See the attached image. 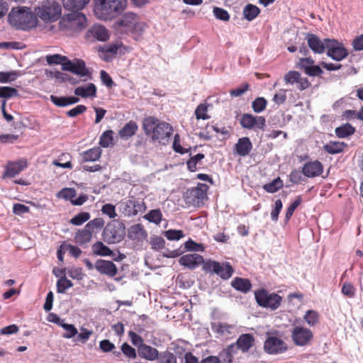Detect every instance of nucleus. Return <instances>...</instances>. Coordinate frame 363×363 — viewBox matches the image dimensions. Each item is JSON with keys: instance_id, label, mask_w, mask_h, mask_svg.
Here are the masks:
<instances>
[{"instance_id": "1", "label": "nucleus", "mask_w": 363, "mask_h": 363, "mask_svg": "<svg viewBox=\"0 0 363 363\" xmlns=\"http://www.w3.org/2000/svg\"><path fill=\"white\" fill-rule=\"evenodd\" d=\"M143 129L152 140L158 141L163 145L168 142L173 133V128L169 123L161 122L153 116H148L143 120Z\"/></svg>"}, {"instance_id": "2", "label": "nucleus", "mask_w": 363, "mask_h": 363, "mask_svg": "<svg viewBox=\"0 0 363 363\" xmlns=\"http://www.w3.org/2000/svg\"><path fill=\"white\" fill-rule=\"evenodd\" d=\"M94 12L97 18L111 21L123 12L127 0H94Z\"/></svg>"}, {"instance_id": "3", "label": "nucleus", "mask_w": 363, "mask_h": 363, "mask_svg": "<svg viewBox=\"0 0 363 363\" xmlns=\"http://www.w3.org/2000/svg\"><path fill=\"white\" fill-rule=\"evenodd\" d=\"M9 23L16 28L27 30L35 28L38 24L36 15L29 8H13L8 16Z\"/></svg>"}, {"instance_id": "4", "label": "nucleus", "mask_w": 363, "mask_h": 363, "mask_svg": "<svg viewBox=\"0 0 363 363\" xmlns=\"http://www.w3.org/2000/svg\"><path fill=\"white\" fill-rule=\"evenodd\" d=\"M116 28L123 33L141 35L146 26L139 16L133 12H125L116 22Z\"/></svg>"}, {"instance_id": "5", "label": "nucleus", "mask_w": 363, "mask_h": 363, "mask_svg": "<svg viewBox=\"0 0 363 363\" xmlns=\"http://www.w3.org/2000/svg\"><path fill=\"white\" fill-rule=\"evenodd\" d=\"M60 21V29L67 35H73L80 32L86 28L87 20L84 14L81 12L72 11Z\"/></svg>"}, {"instance_id": "6", "label": "nucleus", "mask_w": 363, "mask_h": 363, "mask_svg": "<svg viewBox=\"0 0 363 363\" xmlns=\"http://www.w3.org/2000/svg\"><path fill=\"white\" fill-rule=\"evenodd\" d=\"M202 269L206 273L216 274L223 280L229 279L234 273V269L230 262H219L212 259L206 260Z\"/></svg>"}, {"instance_id": "7", "label": "nucleus", "mask_w": 363, "mask_h": 363, "mask_svg": "<svg viewBox=\"0 0 363 363\" xmlns=\"http://www.w3.org/2000/svg\"><path fill=\"white\" fill-rule=\"evenodd\" d=\"M255 298L257 304L262 307L277 309L282 302V297L276 293H269L264 289H258L255 291Z\"/></svg>"}, {"instance_id": "8", "label": "nucleus", "mask_w": 363, "mask_h": 363, "mask_svg": "<svg viewBox=\"0 0 363 363\" xmlns=\"http://www.w3.org/2000/svg\"><path fill=\"white\" fill-rule=\"evenodd\" d=\"M208 189V186L202 183H199L196 187L188 189L184 195L186 203L195 207L202 206L206 198Z\"/></svg>"}, {"instance_id": "9", "label": "nucleus", "mask_w": 363, "mask_h": 363, "mask_svg": "<svg viewBox=\"0 0 363 363\" xmlns=\"http://www.w3.org/2000/svg\"><path fill=\"white\" fill-rule=\"evenodd\" d=\"M37 14L43 21L52 22L57 20L61 14V6L55 1H44L38 7Z\"/></svg>"}, {"instance_id": "10", "label": "nucleus", "mask_w": 363, "mask_h": 363, "mask_svg": "<svg viewBox=\"0 0 363 363\" xmlns=\"http://www.w3.org/2000/svg\"><path fill=\"white\" fill-rule=\"evenodd\" d=\"M125 235L124 228L118 224L108 223L103 231V237L104 241L108 243H116L120 242Z\"/></svg>"}, {"instance_id": "11", "label": "nucleus", "mask_w": 363, "mask_h": 363, "mask_svg": "<svg viewBox=\"0 0 363 363\" xmlns=\"http://www.w3.org/2000/svg\"><path fill=\"white\" fill-rule=\"evenodd\" d=\"M62 69L69 71L79 77H88V79H91V73L86 67V64L82 60L75 59L72 61L68 59L67 62L63 63Z\"/></svg>"}, {"instance_id": "12", "label": "nucleus", "mask_w": 363, "mask_h": 363, "mask_svg": "<svg viewBox=\"0 0 363 363\" xmlns=\"http://www.w3.org/2000/svg\"><path fill=\"white\" fill-rule=\"evenodd\" d=\"M325 42L328 43L327 55L333 60L341 61L348 55L347 50L338 41L326 38Z\"/></svg>"}, {"instance_id": "13", "label": "nucleus", "mask_w": 363, "mask_h": 363, "mask_svg": "<svg viewBox=\"0 0 363 363\" xmlns=\"http://www.w3.org/2000/svg\"><path fill=\"white\" fill-rule=\"evenodd\" d=\"M286 343L275 336L268 337L264 342V350L269 354H281L287 350Z\"/></svg>"}, {"instance_id": "14", "label": "nucleus", "mask_w": 363, "mask_h": 363, "mask_svg": "<svg viewBox=\"0 0 363 363\" xmlns=\"http://www.w3.org/2000/svg\"><path fill=\"white\" fill-rule=\"evenodd\" d=\"M291 337L296 345L305 346L312 340L313 335L308 328L295 326L291 332Z\"/></svg>"}, {"instance_id": "15", "label": "nucleus", "mask_w": 363, "mask_h": 363, "mask_svg": "<svg viewBox=\"0 0 363 363\" xmlns=\"http://www.w3.org/2000/svg\"><path fill=\"white\" fill-rule=\"evenodd\" d=\"M241 126L246 129L263 130L266 125V120L263 116H255L250 113H244L240 119Z\"/></svg>"}, {"instance_id": "16", "label": "nucleus", "mask_w": 363, "mask_h": 363, "mask_svg": "<svg viewBox=\"0 0 363 363\" xmlns=\"http://www.w3.org/2000/svg\"><path fill=\"white\" fill-rule=\"evenodd\" d=\"M77 196V191L74 188H63L57 194V197L69 201L74 206H82L88 200V196L81 194L77 199H74Z\"/></svg>"}, {"instance_id": "17", "label": "nucleus", "mask_w": 363, "mask_h": 363, "mask_svg": "<svg viewBox=\"0 0 363 363\" xmlns=\"http://www.w3.org/2000/svg\"><path fill=\"white\" fill-rule=\"evenodd\" d=\"M27 167L28 161L25 158L13 162L9 161L5 167L4 177H14Z\"/></svg>"}, {"instance_id": "18", "label": "nucleus", "mask_w": 363, "mask_h": 363, "mask_svg": "<svg viewBox=\"0 0 363 363\" xmlns=\"http://www.w3.org/2000/svg\"><path fill=\"white\" fill-rule=\"evenodd\" d=\"M86 38L91 41H106L109 38L108 30L103 26L95 25L86 32Z\"/></svg>"}, {"instance_id": "19", "label": "nucleus", "mask_w": 363, "mask_h": 363, "mask_svg": "<svg viewBox=\"0 0 363 363\" xmlns=\"http://www.w3.org/2000/svg\"><path fill=\"white\" fill-rule=\"evenodd\" d=\"M306 40L311 50L316 54H322L325 50L328 47V43L322 41L318 36L313 33H307Z\"/></svg>"}, {"instance_id": "20", "label": "nucleus", "mask_w": 363, "mask_h": 363, "mask_svg": "<svg viewBox=\"0 0 363 363\" xmlns=\"http://www.w3.org/2000/svg\"><path fill=\"white\" fill-rule=\"evenodd\" d=\"M323 172V164L318 161H311L305 163L302 167V173L308 178L320 176Z\"/></svg>"}, {"instance_id": "21", "label": "nucleus", "mask_w": 363, "mask_h": 363, "mask_svg": "<svg viewBox=\"0 0 363 363\" xmlns=\"http://www.w3.org/2000/svg\"><path fill=\"white\" fill-rule=\"evenodd\" d=\"M205 262L203 256L199 254H186L182 256L179 259V263L190 269L197 268L201 264Z\"/></svg>"}, {"instance_id": "22", "label": "nucleus", "mask_w": 363, "mask_h": 363, "mask_svg": "<svg viewBox=\"0 0 363 363\" xmlns=\"http://www.w3.org/2000/svg\"><path fill=\"white\" fill-rule=\"evenodd\" d=\"M96 269L102 274L113 277L117 274L116 264L111 261L98 259L94 264Z\"/></svg>"}, {"instance_id": "23", "label": "nucleus", "mask_w": 363, "mask_h": 363, "mask_svg": "<svg viewBox=\"0 0 363 363\" xmlns=\"http://www.w3.org/2000/svg\"><path fill=\"white\" fill-rule=\"evenodd\" d=\"M255 342V340L252 334L245 333L239 336L234 345H235L238 350L245 353L254 346Z\"/></svg>"}, {"instance_id": "24", "label": "nucleus", "mask_w": 363, "mask_h": 363, "mask_svg": "<svg viewBox=\"0 0 363 363\" xmlns=\"http://www.w3.org/2000/svg\"><path fill=\"white\" fill-rule=\"evenodd\" d=\"M252 150V143L248 137H242L238 139L235 145L237 155L241 157L248 155Z\"/></svg>"}, {"instance_id": "25", "label": "nucleus", "mask_w": 363, "mask_h": 363, "mask_svg": "<svg viewBox=\"0 0 363 363\" xmlns=\"http://www.w3.org/2000/svg\"><path fill=\"white\" fill-rule=\"evenodd\" d=\"M138 352L140 357L149 361L157 359L159 355V352L156 348L145 344H141L138 347Z\"/></svg>"}, {"instance_id": "26", "label": "nucleus", "mask_w": 363, "mask_h": 363, "mask_svg": "<svg viewBox=\"0 0 363 363\" xmlns=\"http://www.w3.org/2000/svg\"><path fill=\"white\" fill-rule=\"evenodd\" d=\"M127 208H131V210L127 211L126 216H135L139 213H143L146 211L145 202L135 199H129L125 202Z\"/></svg>"}, {"instance_id": "27", "label": "nucleus", "mask_w": 363, "mask_h": 363, "mask_svg": "<svg viewBox=\"0 0 363 363\" xmlns=\"http://www.w3.org/2000/svg\"><path fill=\"white\" fill-rule=\"evenodd\" d=\"M119 46L116 44L107 45L99 48V57L106 62H110L117 54Z\"/></svg>"}, {"instance_id": "28", "label": "nucleus", "mask_w": 363, "mask_h": 363, "mask_svg": "<svg viewBox=\"0 0 363 363\" xmlns=\"http://www.w3.org/2000/svg\"><path fill=\"white\" fill-rule=\"evenodd\" d=\"M50 101L58 107H65L78 103L79 99L77 96H57L51 95Z\"/></svg>"}, {"instance_id": "29", "label": "nucleus", "mask_w": 363, "mask_h": 363, "mask_svg": "<svg viewBox=\"0 0 363 363\" xmlns=\"http://www.w3.org/2000/svg\"><path fill=\"white\" fill-rule=\"evenodd\" d=\"M231 286L237 291L247 293L252 289V284L248 279L235 277L231 281Z\"/></svg>"}, {"instance_id": "30", "label": "nucleus", "mask_w": 363, "mask_h": 363, "mask_svg": "<svg viewBox=\"0 0 363 363\" xmlns=\"http://www.w3.org/2000/svg\"><path fill=\"white\" fill-rule=\"evenodd\" d=\"M74 93L77 96L82 98L88 97H96V87L93 83H89L86 86H78L77 87Z\"/></svg>"}, {"instance_id": "31", "label": "nucleus", "mask_w": 363, "mask_h": 363, "mask_svg": "<svg viewBox=\"0 0 363 363\" xmlns=\"http://www.w3.org/2000/svg\"><path fill=\"white\" fill-rule=\"evenodd\" d=\"M92 235L91 233L84 227L75 233L74 240L77 244L84 245L91 242Z\"/></svg>"}, {"instance_id": "32", "label": "nucleus", "mask_w": 363, "mask_h": 363, "mask_svg": "<svg viewBox=\"0 0 363 363\" xmlns=\"http://www.w3.org/2000/svg\"><path fill=\"white\" fill-rule=\"evenodd\" d=\"M129 237L133 240H143L147 237V233L144 228V226L140 224H135L132 225L128 230Z\"/></svg>"}, {"instance_id": "33", "label": "nucleus", "mask_w": 363, "mask_h": 363, "mask_svg": "<svg viewBox=\"0 0 363 363\" xmlns=\"http://www.w3.org/2000/svg\"><path fill=\"white\" fill-rule=\"evenodd\" d=\"M138 129L136 122L130 121L119 131V135L121 138L128 139L134 135Z\"/></svg>"}, {"instance_id": "34", "label": "nucleus", "mask_w": 363, "mask_h": 363, "mask_svg": "<svg viewBox=\"0 0 363 363\" xmlns=\"http://www.w3.org/2000/svg\"><path fill=\"white\" fill-rule=\"evenodd\" d=\"M347 147L343 142L334 141L330 142L323 146V150L328 154L334 155L342 152Z\"/></svg>"}, {"instance_id": "35", "label": "nucleus", "mask_w": 363, "mask_h": 363, "mask_svg": "<svg viewBox=\"0 0 363 363\" xmlns=\"http://www.w3.org/2000/svg\"><path fill=\"white\" fill-rule=\"evenodd\" d=\"M101 149L100 147H94L82 153V159L84 162H95L98 160L101 155Z\"/></svg>"}, {"instance_id": "36", "label": "nucleus", "mask_w": 363, "mask_h": 363, "mask_svg": "<svg viewBox=\"0 0 363 363\" xmlns=\"http://www.w3.org/2000/svg\"><path fill=\"white\" fill-rule=\"evenodd\" d=\"M89 0H63L65 8L69 11H79L84 8Z\"/></svg>"}, {"instance_id": "37", "label": "nucleus", "mask_w": 363, "mask_h": 363, "mask_svg": "<svg viewBox=\"0 0 363 363\" xmlns=\"http://www.w3.org/2000/svg\"><path fill=\"white\" fill-rule=\"evenodd\" d=\"M234 344L228 345L226 348L220 351L217 356L220 363H233Z\"/></svg>"}, {"instance_id": "38", "label": "nucleus", "mask_w": 363, "mask_h": 363, "mask_svg": "<svg viewBox=\"0 0 363 363\" xmlns=\"http://www.w3.org/2000/svg\"><path fill=\"white\" fill-rule=\"evenodd\" d=\"M243 16L246 20H254L260 13V9L255 5L248 4L243 9Z\"/></svg>"}, {"instance_id": "39", "label": "nucleus", "mask_w": 363, "mask_h": 363, "mask_svg": "<svg viewBox=\"0 0 363 363\" xmlns=\"http://www.w3.org/2000/svg\"><path fill=\"white\" fill-rule=\"evenodd\" d=\"M104 224L105 221L104 218H96L89 221L84 227L93 235L100 231L104 228Z\"/></svg>"}, {"instance_id": "40", "label": "nucleus", "mask_w": 363, "mask_h": 363, "mask_svg": "<svg viewBox=\"0 0 363 363\" xmlns=\"http://www.w3.org/2000/svg\"><path fill=\"white\" fill-rule=\"evenodd\" d=\"M71 157V155L69 153H62L57 160L52 162V164L55 167L72 169Z\"/></svg>"}, {"instance_id": "41", "label": "nucleus", "mask_w": 363, "mask_h": 363, "mask_svg": "<svg viewBox=\"0 0 363 363\" xmlns=\"http://www.w3.org/2000/svg\"><path fill=\"white\" fill-rule=\"evenodd\" d=\"M94 254L99 256H111L113 254L112 250L105 245L102 242L98 241L95 242L92 247Z\"/></svg>"}, {"instance_id": "42", "label": "nucleus", "mask_w": 363, "mask_h": 363, "mask_svg": "<svg viewBox=\"0 0 363 363\" xmlns=\"http://www.w3.org/2000/svg\"><path fill=\"white\" fill-rule=\"evenodd\" d=\"M283 186V181L278 177L272 182L264 184L263 189L268 193L273 194L282 189Z\"/></svg>"}, {"instance_id": "43", "label": "nucleus", "mask_w": 363, "mask_h": 363, "mask_svg": "<svg viewBox=\"0 0 363 363\" xmlns=\"http://www.w3.org/2000/svg\"><path fill=\"white\" fill-rule=\"evenodd\" d=\"M355 128L350 124H344L335 129V134L338 138H344L354 133Z\"/></svg>"}, {"instance_id": "44", "label": "nucleus", "mask_w": 363, "mask_h": 363, "mask_svg": "<svg viewBox=\"0 0 363 363\" xmlns=\"http://www.w3.org/2000/svg\"><path fill=\"white\" fill-rule=\"evenodd\" d=\"M19 96L18 91L16 88L11 86H0V99L6 100L17 97Z\"/></svg>"}, {"instance_id": "45", "label": "nucleus", "mask_w": 363, "mask_h": 363, "mask_svg": "<svg viewBox=\"0 0 363 363\" xmlns=\"http://www.w3.org/2000/svg\"><path fill=\"white\" fill-rule=\"evenodd\" d=\"M144 218L151 223L159 225L162 221V214L160 209H152L145 215Z\"/></svg>"}, {"instance_id": "46", "label": "nucleus", "mask_w": 363, "mask_h": 363, "mask_svg": "<svg viewBox=\"0 0 363 363\" xmlns=\"http://www.w3.org/2000/svg\"><path fill=\"white\" fill-rule=\"evenodd\" d=\"M20 76L18 71L0 72V82L10 83L15 81Z\"/></svg>"}, {"instance_id": "47", "label": "nucleus", "mask_w": 363, "mask_h": 363, "mask_svg": "<svg viewBox=\"0 0 363 363\" xmlns=\"http://www.w3.org/2000/svg\"><path fill=\"white\" fill-rule=\"evenodd\" d=\"M90 218V213L88 212H80L76 216H74L71 220H69V223L74 225H82L85 222L89 220Z\"/></svg>"}, {"instance_id": "48", "label": "nucleus", "mask_w": 363, "mask_h": 363, "mask_svg": "<svg viewBox=\"0 0 363 363\" xmlns=\"http://www.w3.org/2000/svg\"><path fill=\"white\" fill-rule=\"evenodd\" d=\"M303 319L310 326H314L319 322V314L313 310H308L303 316Z\"/></svg>"}, {"instance_id": "49", "label": "nucleus", "mask_w": 363, "mask_h": 363, "mask_svg": "<svg viewBox=\"0 0 363 363\" xmlns=\"http://www.w3.org/2000/svg\"><path fill=\"white\" fill-rule=\"evenodd\" d=\"M208 105L206 104H199L195 110V116L197 120H206L210 118V116L207 113Z\"/></svg>"}, {"instance_id": "50", "label": "nucleus", "mask_w": 363, "mask_h": 363, "mask_svg": "<svg viewBox=\"0 0 363 363\" xmlns=\"http://www.w3.org/2000/svg\"><path fill=\"white\" fill-rule=\"evenodd\" d=\"M72 286L73 283L67 279L65 276H62L57 282V291L60 294H64L67 289Z\"/></svg>"}, {"instance_id": "51", "label": "nucleus", "mask_w": 363, "mask_h": 363, "mask_svg": "<svg viewBox=\"0 0 363 363\" xmlns=\"http://www.w3.org/2000/svg\"><path fill=\"white\" fill-rule=\"evenodd\" d=\"M205 155L202 153H199L194 157H190V159L187 161V168L190 172H196L197 170V164L201 162Z\"/></svg>"}, {"instance_id": "52", "label": "nucleus", "mask_w": 363, "mask_h": 363, "mask_svg": "<svg viewBox=\"0 0 363 363\" xmlns=\"http://www.w3.org/2000/svg\"><path fill=\"white\" fill-rule=\"evenodd\" d=\"M157 359L159 363H177V357L169 351L159 354Z\"/></svg>"}, {"instance_id": "53", "label": "nucleus", "mask_w": 363, "mask_h": 363, "mask_svg": "<svg viewBox=\"0 0 363 363\" xmlns=\"http://www.w3.org/2000/svg\"><path fill=\"white\" fill-rule=\"evenodd\" d=\"M267 101L264 97H257L252 103V108L255 113L262 112L267 107Z\"/></svg>"}, {"instance_id": "54", "label": "nucleus", "mask_w": 363, "mask_h": 363, "mask_svg": "<svg viewBox=\"0 0 363 363\" xmlns=\"http://www.w3.org/2000/svg\"><path fill=\"white\" fill-rule=\"evenodd\" d=\"M68 58L66 56H62L59 54L47 55L46 61L49 65H62L63 67V63L67 62Z\"/></svg>"}, {"instance_id": "55", "label": "nucleus", "mask_w": 363, "mask_h": 363, "mask_svg": "<svg viewBox=\"0 0 363 363\" xmlns=\"http://www.w3.org/2000/svg\"><path fill=\"white\" fill-rule=\"evenodd\" d=\"M301 196H298L296 197L295 200L290 204V206L287 208L285 219L286 221L289 220L292 217L294 211L296 208L301 204Z\"/></svg>"}, {"instance_id": "56", "label": "nucleus", "mask_w": 363, "mask_h": 363, "mask_svg": "<svg viewBox=\"0 0 363 363\" xmlns=\"http://www.w3.org/2000/svg\"><path fill=\"white\" fill-rule=\"evenodd\" d=\"M150 243L152 249L154 250H160L164 247L165 240L160 236L154 235L150 238Z\"/></svg>"}, {"instance_id": "57", "label": "nucleus", "mask_w": 363, "mask_h": 363, "mask_svg": "<svg viewBox=\"0 0 363 363\" xmlns=\"http://www.w3.org/2000/svg\"><path fill=\"white\" fill-rule=\"evenodd\" d=\"M213 13L217 19L223 21H228L230 20V14L223 8L215 6L213 7Z\"/></svg>"}, {"instance_id": "58", "label": "nucleus", "mask_w": 363, "mask_h": 363, "mask_svg": "<svg viewBox=\"0 0 363 363\" xmlns=\"http://www.w3.org/2000/svg\"><path fill=\"white\" fill-rule=\"evenodd\" d=\"M185 249L187 251H193V252H203L205 248L202 244L197 243L192 240L191 239H189L184 243Z\"/></svg>"}, {"instance_id": "59", "label": "nucleus", "mask_w": 363, "mask_h": 363, "mask_svg": "<svg viewBox=\"0 0 363 363\" xmlns=\"http://www.w3.org/2000/svg\"><path fill=\"white\" fill-rule=\"evenodd\" d=\"M121 350L123 354L128 359H135L137 357L135 350L126 342L121 345Z\"/></svg>"}, {"instance_id": "60", "label": "nucleus", "mask_w": 363, "mask_h": 363, "mask_svg": "<svg viewBox=\"0 0 363 363\" xmlns=\"http://www.w3.org/2000/svg\"><path fill=\"white\" fill-rule=\"evenodd\" d=\"M164 235L169 240H179L184 237V232L181 230H166Z\"/></svg>"}, {"instance_id": "61", "label": "nucleus", "mask_w": 363, "mask_h": 363, "mask_svg": "<svg viewBox=\"0 0 363 363\" xmlns=\"http://www.w3.org/2000/svg\"><path fill=\"white\" fill-rule=\"evenodd\" d=\"M92 334V330H89L85 328H81L80 333L77 335L75 340L77 342H80L82 344H84L90 338Z\"/></svg>"}, {"instance_id": "62", "label": "nucleus", "mask_w": 363, "mask_h": 363, "mask_svg": "<svg viewBox=\"0 0 363 363\" xmlns=\"http://www.w3.org/2000/svg\"><path fill=\"white\" fill-rule=\"evenodd\" d=\"M62 327L66 330L67 333L63 334V337L69 339L78 334L77 329L72 324L63 323Z\"/></svg>"}, {"instance_id": "63", "label": "nucleus", "mask_w": 363, "mask_h": 363, "mask_svg": "<svg viewBox=\"0 0 363 363\" xmlns=\"http://www.w3.org/2000/svg\"><path fill=\"white\" fill-rule=\"evenodd\" d=\"M301 74L297 71H289L284 77L286 84H297L298 80L300 79Z\"/></svg>"}, {"instance_id": "64", "label": "nucleus", "mask_w": 363, "mask_h": 363, "mask_svg": "<svg viewBox=\"0 0 363 363\" xmlns=\"http://www.w3.org/2000/svg\"><path fill=\"white\" fill-rule=\"evenodd\" d=\"M113 131L112 130H106L105 131L100 138L99 144L103 147H107L112 143L113 137H112Z\"/></svg>"}]
</instances>
